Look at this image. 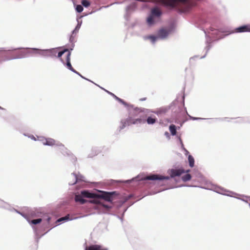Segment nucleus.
Listing matches in <instances>:
<instances>
[{"label": "nucleus", "instance_id": "17", "mask_svg": "<svg viewBox=\"0 0 250 250\" xmlns=\"http://www.w3.org/2000/svg\"><path fill=\"white\" fill-rule=\"evenodd\" d=\"M46 52L48 56L51 57L56 56V54L57 53V50L54 49L47 50Z\"/></svg>", "mask_w": 250, "mask_h": 250}, {"label": "nucleus", "instance_id": "21", "mask_svg": "<svg viewBox=\"0 0 250 250\" xmlns=\"http://www.w3.org/2000/svg\"><path fill=\"white\" fill-rule=\"evenodd\" d=\"M82 4L85 7H88L90 5V2L87 0H83Z\"/></svg>", "mask_w": 250, "mask_h": 250}, {"label": "nucleus", "instance_id": "33", "mask_svg": "<svg viewBox=\"0 0 250 250\" xmlns=\"http://www.w3.org/2000/svg\"><path fill=\"white\" fill-rule=\"evenodd\" d=\"M112 95L114 96L117 99H119V98H118V97H117L116 96H115L114 95V94H112Z\"/></svg>", "mask_w": 250, "mask_h": 250}, {"label": "nucleus", "instance_id": "3", "mask_svg": "<svg viewBox=\"0 0 250 250\" xmlns=\"http://www.w3.org/2000/svg\"><path fill=\"white\" fill-rule=\"evenodd\" d=\"M161 2L166 6L174 8L178 3H186L188 0H160Z\"/></svg>", "mask_w": 250, "mask_h": 250}, {"label": "nucleus", "instance_id": "16", "mask_svg": "<svg viewBox=\"0 0 250 250\" xmlns=\"http://www.w3.org/2000/svg\"><path fill=\"white\" fill-rule=\"evenodd\" d=\"M169 131L171 134L172 135L174 136L176 134V126L174 125H171L169 126Z\"/></svg>", "mask_w": 250, "mask_h": 250}, {"label": "nucleus", "instance_id": "23", "mask_svg": "<svg viewBox=\"0 0 250 250\" xmlns=\"http://www.w3.org/2000/svg\"><path fill=\"white\" fill-rule=\"evenodd\" d=\"M66 52H70V51L68 50V49H65L63 51L59 52L58 53L57 57L58 58H61L62 57V56Z\"/></svg>", "mask_w": 250, "mask_h": 250}, {"label": "nucleus", "instance_id": "20", "mask_svg": "<svg viewBox=\"0 0 250 250\" xmlns=\"http://www.w3.org/2000/svg\"><path fill=\"white\" fill-rule=\"evenodd\" d=\"M127 119L121 121V123L122 125L120 127L121 129L124 128L126 125H127Z\"/></svg>", "mask_w": 250, "mask_h": 250}, {"label": "nucleus", "instance_id": "14", "mask_svg": "<svg viewBox=\"0 0 250 250\" xmlns=\"http://www.w3.org/2000/svg\"><path fill=\"white\" fill-rule=\"evenodd\" d=\"M130 118L132 125L141 124L145 122V121L141 118L133 119L131 117Z\"/></svg>", "mask_w": 250, "mask_h": 250}, {"label": "nucleus", "instance_id": "25", "mask_svg": "<svg viewBox=\"0 0 250 250\" xmlns=\"http://www.w3.org/2000/svg\"><path fill=\"white\" fill-rule=\"evenodd\" d=\"M42 219L39 218L37 219H34L31 221V223L33 224H37L38 223H40L42 222Z\"/></svg>", "mask_w": 250, "mask_h": 250}, {"label": "nucleus", "instance_id": "29", "mask_svg": "<svg viewBox=\"0 0 250 250\" xmlns=\"http://www.w3.org/2000/svg\"><path fill=\"white\" fill-rule=\"evenodd\" d=\"M132 125V122L131 121L130 118H127V125Z\"/></svg>", "mask_w": 250, "mask_h": 250}, {"label": "nucleus", "instance_id": "18", "mask_svg": "<svg viewBox=\"0 0 250 250\" xmlns=\"http://www.w3.org/2000/svg\"><path fill=\"white\" fill-rule=\"evenodd\" d=\"M188 160L189 162V165L191 167H194V159L191 155H189L188 157Z\"/></svg>", "mask_w": 250, "mask_h": 250}, {"label": "nucleus", "instance_id": "31", "mask_svg": "<svg viewBox=\"0 0 250 250\" xmlns=\"http://www.w3.org/2000/svg\"><path fill=\"white\" fill-rule=\"evenodd\" d=\"M146 99V98H142V99H140V101H145Z\"/></svg>", "mask_w": 250, "mask_h": 250}, {"label": "nucleus", "instance_id": "8", "mask_svg": "<svg viewBox=\"0 0 250 250\" xmlns=\"http://www.w3.org/2000/svg\"><path fill=\"white\" fill-rule=\"evenodd\" d=\"M85 250H108V249L100 245H92L86 247Z\"/></svg>", "mask_w": 250, "mask_h": 250}, {"label": "nucleus", "instance_id": "9", "mask_svg": "<svg viewBox=\"0 0 250 250\" xmlns=\"http://www.w3.org/2000/svg\"><path fill=\"white\" fill-rule=\"evenodd\" d=\"M70 55H71V52H68L67 53L66 58V65L67 66V67L71 70L72 71L77 73L76 71L73 68L72 66L71 63H70Z\"/></svg>", "mask_w": 250, "mask_h": 250}, {"label": "nucleus", "instance_id": "15", "mask_svg": "<svg viewBox=\"0 0 250 250\" xmlns=\"http://www.w3.org/2000/svg\"><path fill=\"white\" fill-rule=\"evenodd\" d=\"M146 121L148 124L153 125L156 122L157 119L155 117L149 116L147 118Z\"/></svg>", "mask_w": 250, "mask_h": 250}, {"label": "nucleus", "instance_id": "32", "mask_svg": "<svg viewBox=\"0 0 250 250\" xmlns=\"http://www.w3.org/2000/svg\"><path fill=\"white\" fill-rule=\"evenodd\" d=\"M191 118H192L193 120H196L198 119L197 118H194V117H191Z\"/></svg>", "mask_w": 250, "mask_h": 250}, {"label": "nucleus", "instance_id": "22", "mask_svg": "<svg viewBox=\"0 0 250 250\" xmlns=\"http://www.w3.org/2000/svg\"><path fill=\"white\" fill-rule=\"evenodd\" d=\"M98 198H94V199L90 201V203L96 204H101L100 201L98 199Z\"/></svg>", "mask_w": 250, "mask_h": 250}, {"label": "nucleus", "instance_id": "24", "mask_svg": "<svg viewBox=\"0 0 250 250\" xmlns=\"http://www.w3.org/2000/svg\"><path fill=\"white\" fill-rule=\"evenodd\" d=\"M76 11H77L78 12L80 13V12H82V11H83V7L82 5H77V6H76Z\"/></svg>", "mask_w": 250, "mask_h": 250}, {"label": "nucleus", "instance_id": "12", "mask_svg": "<svg viewBox=\"0 0 250 250\" xmlns=\"http://www.w3.org/2000/svg\"><path fill=\"white\" fill-rule=\"evenodd\" d=\"M250 28L248 26L244 25L236 28L235 31L237 32H244L249 31Z\"/></svg>", "mask_w": 250, "mask_h": 250}, {"label": "nucleus", "instance_id": "6", "mask_svg": "<svg viewBox=\"0 0 250 250\" xmlns=\"http://www.w3.org/2000/svg\"><path fill=\"white\" fill-rule=\"evenodd\" d=\"M189 171H190L189 169H188V170H187L186 171H185L183 168L172 169L170 171V176L172 178L174 177L175 176H179L185 172L188 173Z\"/></svg>", "mask_w": 250, "mask_h": 250}, {"label": "nucleus", "instance_id": "35", "mask_svg": "<svg viewBox=\"0 0 250 250\" xmlns=\"http://www.w3.org/2000/svg\"><path fill=\"white\" fill-rule=\"evenodd\" d=\"M168 134V132H166V135Z\"/></svg>", "mask_w": 250, "mask_h": 250}, {"label": "nucleus", "instance_id": "10", "mask_svg": "<svg viewBox=\"0 0 250 250\" xmlns=\"http://www.w3.org/2000/svg\"><path fill=\"white\" fill-rule=\"evenodd\" d=\"M81 194L83 197L94 198H97V194L90 193L87 190H83L81 191Z\"/></svg>", "mask_w": 250, "mask_h": 250}, {"label": "nucleus", "instance_id": "13", "mask_svg": "<svg viewBox=\"0 0 250 250\" xmlns=\"http://www.w3.org/2000/svg\"><path fill=\"white\" fill-rule=\"evenodd\" d=\"M158 35L162 38H166L168 35V32L165 29H161L158 32Z\"/></svg>", "mask_w": 250, "mask_h": 250}, {"label": "nucleus", "instance_id": "2", "mask_svg": "<svg viewBox=\"0 0 250 250\" xmlns=\"http://www.w3.org/2000/svg\"><path fill=\"white\" fill-rule=\"evenodd\" d=\"M115 193L116 192L101 191L100 194H97V198H102L106 201L111 202L114 199L113 196Z\"/></svg>", "mask_w": 250, "mask_h": 250}, {"label": "nucleus", "instance_id": "19", "mask_svg": "<svg viewBox=\"0 0 250 250\" xmlns=\"http://www.w3.org/2000/svg\"><path fill=\"white\" fill-rule=\"evenodd\" d=\"M191 178V176L190 174L187 173L186 175H184L182 177V179L184 182H187L190 180Z\"/></svg>", "mask_w": 250, "mask_h": 250}, {"label": "nucleus", "instance_id": "7", "mask_svg": "<svg viewBox=\"0 0 250 250\" xmlns=\"http://www.w3.org/2000/svg\"><path fill=\"white\" fill-rule=\"evenodd\" d=\"M27 54L26 50H21L16 52L13 57L10 58L11 59H21L25 57Z\"/></svg>", "mask_w": 250, "mask_h": 250}, {"label": "nucleus", "instance_id": "36", "mask_svg": "<svg viewBox=\"0 0 250 250\" xmlns=\"http://www.w3.org/2000/svg\"><path fill=\"white\" fill-rule=\"evenodd\" d=\"M168 134V132H166V135Z\"/></svg>", "mask_w": 250, "mask_h": 250}, {"label": "nucleus", "instance_id": "27", "mask_svg": "<svg viewBox=\"0 0 250 250\" xmlns=\"http://www.w3.org/2000/svg\"><path fill=\"white\" fill-rule=\"evenodd\" d=\"M72 178L73 179H74L75 181H74L73 182H69V184L70 185H74V184H75L77 182V177H76V175L74 174V175H73L72 176Z\"/></svg>", "mask_w": 250, "mask_h": 250}, {"label": "nucleus", "instance_id": "30", "mask_svg": "<svg viewBox=\"0 0 250 250\" xmlns=\"http://www.w3.org/2000/svg\"><path fill=\"white\" fill-rule=\"evenodd\" d=\"M102 206L104 207L105 208H110V207H109L107 205H105L104 204H102Z\"/></svg>", "mask_w": 250, "mask_h": 250}, {"label": "nucleus", "instance_id": "34", "mask_svg": "<svg viewBox=\"0 0 250 250\" xmlns=\"http://www.w3.org/2000/svg\"><path fill=\"white\" fill-rule=\"evenodd\" d=\"M61 60H62V62L63 63H64V62H63L62 59H61Z\"/></svg>", "mask_w": 250, "mask_h": 250}, {"label": "nucleus", "instance_id": "4", "mask_svg": "<svg viewBox=\"0 0 250 250\" xmlns=\"http://www.w3.org/2000/svg\"><path fill=\"white\" fill-rule=\"evenodd\" d=\"M42 141L44 145H47L50 146L56 145L58 146H63V145L62 143L57 142L55 140L52 138H44Z\"/></svg>", "mask_w": 250, "mask_h": 250}, {"label": "nucleus", "instance_id": "1", "mask_svg": "<svg viewBox=\"0 0 250 250\" xmlns=\"http://www.w3.org/2000/svg\"><path fill=\"white\" fill-rule=\"evenodd\" d=\"M162 15L161 11L157 7L153 8L151 10V14L147 19L148 25H151L155 22V18H160Z\"/></svg>", "mask_w": 250, "mask_h": 250}, {"label": "nucleus", "instance_id": "11", "mask_svg": "<svg viewBox=\"0 0 250 250\" xmlns=\"http://www.w3.org/2000/svg\"><path fill=\"white\" fill-rule=\"evenodd\" d=\"M83 196L82 194L76 195L75 200L77 202H80L81 204H84L86 203V200L83 198Z\"/></svg>", "mask_w": 250, "mask_h": 250}, {"label": "nucleus", "instance_id": "26", "mask_svg": "<svg viewBox=\"0 0 250 250\" xmlns=\"http://www.w3.org/2000/svg\"><path fill=\"white\" fill-rule=\"evenodd\" d=\"M148 39L151 40L152 42H154L156 40V37L154 36H149L148 37Z\"/></svg>", "mask_w": 250, "mask_h": 250}, {"label": "nucleus", "instance_id": "28", "mask_svg": "<svg viewBox=\"0 0 250 250\" xmlns=\"http://www.w3.org/2000/svg\"><path fill=\"white\" fill-rule=\"evenodd\" d=\"M69 218V217L68 216H66L64 217H62L60 219H59L58 220H57V222H61L62 221H63V220H68Z\"/></svg>", "mask_w": 250, "mask_h": 250}, {"label": "nucleus", "instance_id": "5", "mask_svg": "<svg viewBox=\"0 0 250 250\" xmlns=\"http://www.w3.org/2000/svg\"><path fill=\"white\" fill-rule=\"evenodd\" d=\"M145 179L147 180H168L169 179V177L168 176H164L160 175L152 174L146 177Z\"/></svg>", "mask_w": 250, "mask_h": 250}, {"label": "nucleus", "instance_id": "37", "mask_svg": "<svg viewBox=\"0 0 250 250\" xmlns=\"http://www.w3.org/2000/svg\"><path fill=\"white\" fill-rule=\"evenodd\" d=\"M249 30H249V32H250V29H249Z\"/></svg>", "mask_w": 250, "mask_h": 250}]
</instances>
